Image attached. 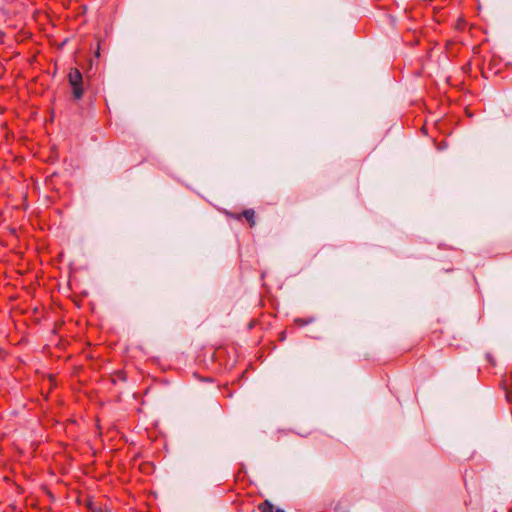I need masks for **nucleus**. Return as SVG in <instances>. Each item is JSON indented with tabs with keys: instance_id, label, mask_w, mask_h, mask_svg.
Returning <instances> with one entry per match:
<instances>
[{
	"instance_id": "f257e3e1",
	"label": "nucleus",
	"mask_w": 512,
	"mask_h": 512,
	"mask_svg": "<svg viewBox=\"0 0 512 512\" xmlns=\"http://www.w3.org/2000/svg\"><path fill=\"white\" fill-rule=\"evenodd\" d=\"M68 81L72 88V93L75 99H80L83 96V77L77 68H72L68 74Z\"/></svg>"
},
{
	"instance_id": "7ed1b4c3",
	"label": "nucleus",
	"mask_w": 512,
	"mask_h": 512,
	"mask_svg": "<svg viewBox=\"0 0 512 512\" xmlns=\"http://www.w3.org/2000/svg\"><path fill=\"white\" fill-rule=\"evenodd\" d=\"M259 508L261 509L262 512H274L273 506L268 502L261 505Z\"/></svg>"
},
{
	"instance_id": "f03ea898",
	"label": "nucleus",
	"mask_w": 512,
	"mask_h": 512,
	"mask_svg": "<svg viewBox=\"0 0 512 512\" xmlns=\"http://www.w3.org/2000/svg\"><path fill=\"white\" fill-rule=\"evenodd\" d=\"M242 216L249 222L250 226L255 225V213L252 209H247L242 212Z\"/></svg>"
},
{
	"instance_id": "20e7f679",
	"label": "nucleus",
	"mask_w": 512,
	"mask_h": 512,
	"mask_svg": "<svg viewBox=\"0 0 512 512\" xmlns=\"http://www.w3.org/2000/svg\"><path fill=\"white\" fill-rule=\"evenodd\" d=\"M312 320H303V319H297L296 322L300 325V326H305V325H308L309 323H311Z\"/></svg>"
},
{
	"instance_id": "39448f33",
	"label": "nucleus",
	"mask_w": 512,
	"mask_h": 512,
	"mask_svg": "<svg viewBox=\"0 0 512 512\" xmlns=\"http://www.w3.org/2000/svg\"><path fill=\"white\" fill-rule=\"evenodd\" d=\"M275 512H285V511L282 509H277Z\"/></svg>"
}]
</instances>
